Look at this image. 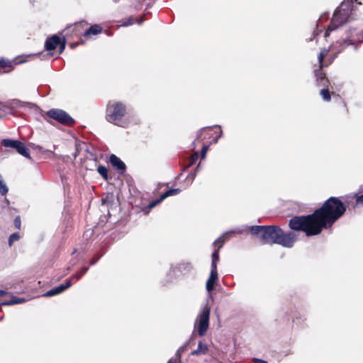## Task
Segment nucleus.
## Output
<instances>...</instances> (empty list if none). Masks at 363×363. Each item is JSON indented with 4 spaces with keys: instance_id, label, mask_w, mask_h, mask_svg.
<instances>
[{
    "instance_id": "obj_1",
    "label": "nucleus",
    "mask_w": 363,
    "mask_h": 363,
    "mask_svg": "<svg viewBox=\"0 0 363 363\" xmlns=\"http://www.w3.org/2000/svg\"><path fill=\"white\" fill-rule=\"evenodd\" d=\"M345 211L344 203L337 197H330L313 214L291 218L289 227L304 231L307 236L315 235L320 233L323 228H330Z\"/></svg>"
},
{
    "instance_id": "obj_2",
    "label": "nucleus",
    "mask_w": 363,
    "mask_h": 363,
    "mask_svg": "<svg viewBox=\"0 0 363 363\" xmlns=\"http://www.w3.org/2000/svg\"><path fill=\"white\" fill-rule=\"evenodd\" d=\"M253 235L257 236L264 244H276L281 233L277 225H252L248 227Z\"/></svg>"
},
{
    "instance_id": "obj_3",
    "label": "nucleus",
    "mask_w": 363,
    "mask_h": 363,
    "mask_svg": "<svg viewBox=\"0 0 363 363\" xmlns=\"http://www.w3.org/2000/svg\"><path fill=\"white\" fill-rule=\"evenodd\" d=\"M127 112L125 104L120 101L109 102L106 109V120L114 125L125 127L126 123L123 117Z\"/></svg>"
},
{
    "instance_id": "obj_4",
    "label": "nucleus",
    "mask_w": 363,
    "mask_h": 363,
    "mask_svg": "<svg viewBox=\"0 0 363 363\" xmlns=\"http://www.w3.org/2000/svg\"><path fill=\"white\" fill-rule=\"evenodd\" d=\"M351 13L352 10L347 4H342L340 8H337L333 14L328 30L325 33V37L327 38L329 35L328 31L333 30L350 21Z\"/></svg>"
},
{
    "instance_id": "obj_5",
    "label": "nucleus",
    "mask_w": 363,
    "mask_h": 363,
    "mask_svg": "<svg viewBox=\"0 0 363 363\" xmlns=\"http://www.w3.org/2000/svg\"><path fill=\"white\" fill-rule=\"evenodd\" d=\"M211 308L208 303L202 306L194 323V328H196L197 333L200 337H203L206 333L209 328Z\"/></svg>"
},
{
    "instance_id": "obj_6",
    "label": "nucleus",
    "mask_w": 363,
    "mask_h": 363,
    "mask_svg": "<svg viewBox=\"0 0 363 363\" xmlns=\"http://www.w3.org/2000/svg\"><path fill=\"white\" fill-rule=\"evenodd\" d=\"M2 146L14 149L18 154L26 158H30L29 149L25 144L18 140L3 139L1 140Z\"/></svg>"
},
{
    "instance_id": "obj_7",
    "label": "nucleus",
    "mask_w": 363,
    "mask_h": 363,
    "mask_svg": "<svg viewBox=\"0 0 363 363\" xmlns=\"http://www.w3.org/2000/svg\"><path fill=\"white\" fill-rule=\"evenodd\" d=\"M47 116L63 125H71L74 123V119L65 111L61 109H50L47 112Z\"/></svg>"
},
{
    "instance_id": "obj_8",
    "label": "nucleus",
    "mask_w": 363,
    "mask_h": 363,
    "mask_svg": "<svg viewBox=\"0 0 363 363\" xmlns=\"http://www.w3.org/2000/svg\"><path fill=\"white\" fill-rule=\"evenodd\" d=\"M279 238L277 239L276 244L280 245L284 247L291 248L294 246L296 239L297 235L294 232L284 233L281 229Z\"/></svg>"
},
{
    "instance_id": "obj_9",
    "label": "nucleus",
    "mask_w": 363,
    "mask_h": 363,
    "mask_svg": "<svg viewBox=\"0 0 363 363\" xmlns=\"http://www.w3.org/2000/svg\"><path fill=\"white\" fill-rule=\"evenodd\" d=\"M231 232L225 233L214 241L213 245H218V246L212 253L211 268L217 269V263L219 261V250L222 247L225 241L229 238V234Z\"/></svg>"
},
{
    "instance_id": "obj_10",
    "label": "nucleus",
    "mask_w": 363,
    "mask_h": 363,
    "mask_svg": "<svg viewBox=\"0 0 363 363\" xmlns=\"http://www.w3.org/2000/svg\"><path fill=\"white\" fill-rule=\"evenodd\" d=\"M59 45H60V52H62L65 48V39L63 38L62 40L60 37L54 35L46 40L45 43V48L48 51H52L54 50Z\"/></svg>"
},
{
    "instance_id": "obj_11",
    "label": "nucleus",
    "mask_w": 363,
    "mask_h": 363,
    "mask_svg": "<svg viewBox=\"0 0 363 363\" xmlns=\"http://www.w3.org/2000/svg\"><path fill=\"white\" fill-rule=\"evenodd\" d=\"M179 192H180L179 189L170 188L169 189H167L160 194V197L158 199H157L150 203V208L155 207L156 205L159 204L161 201H162L166 198L171 196L177 195L178 194H179Z\"/></svg>"
},
{
    "instance_id": "obj_12",
    "label": "nucleus",
    "mask_w": 363,
    "mask_h": 363,
    "mask_svg": "<svg viewBox=\"0 0 363 363\" xmlns=\"http://www.w3.org/2000/svg\"><path fill=\"white\" fill-rule=\"evenodd\" d=\"M72 285V283L71 281V279H68L66 281L65 284H60L56 287H54L51 289L50 290L48 291L45 294L44 296L45 297H50L53 296L57 294H60V293L63 292L65 289L69 288Z\"/></svg>"
},
{
    "instance_id": "obj_13",
    "label": "nucleus",
    "mask_w": 363,
    "mask_h": 363,
    "mask_svg": "<svg viewBox=\"0 0 363 363\" xmlns=\"http://www.w3.org/2000/svg\"><path fill=\"white\" fill-rule=\"evenodd\" d=\"M111 165L115 167L120 173H124L126 169L125 163L116 155L112 154L109 157Z\"/></svg>"
},
{
    "instance_id": "obj_14",
    "label": "nucleus",
    "mask_w": 363,
    "mask_h": 363,
    "mask_svg": "<svg viewBox=\"0 0 363 363\" xmlns=\"http://www.w3.org/2000/svg\"><path fill=\"white\" fill-rule=\"evenodd\" d=\"M218 281V271L217 269L211 268L210 276L206 281V290L211 292L213 290L214 286Z\"/></svg>"
},
{
    "instance_id": "obj_15",
    "label": "nucleus",
    "mask_w": 363,
    "mask_h": 363,
    "mask_svg": "<svg viewBox=\"0 0 363 363\" xmlns=\"http://www.w3.org/2000/svg\"><path fill=\"white\" fill-rule=\"evenodd\" d=\"M208 352V346L203 341H199L196 350L191 352L190 355L201 356L206 354Z\"/></svg>"
},
{
    "instance_id": "obj_16",
    "label": "nucleus",
    "mask_w": 363,
    "mask_h": 363,
    "mask_svg": "<svg viewBox=\"0 0 363 363\" xmlns=\"http://www.w3.org/2000/svg\"><path fill=\"white\" fill-rule=\"evenodd\" d=\"M211 127H205L201 128L197 133L196 139L197 140H203L206 138H211V135L210 134Z\"/></svg>"
},
{
    "instance_id": "obj_17",
    "label": "nucleus",
    "mask_w": 363,
    "mask_h": 363,
    "mask_svg": "<svg viewBox=\"0 0 363 363\" xmlns=\"http://www.w3.org/2000/svg\"><path fill=\"white\" fill-rule=\"evenodd\" d=\"M199 159V153L198 152H194L189 158L186 164L183 162V171L186 168H189L192 166Z\"/></svg>"
},
{
    "instance_id": "obj_18",
    "label": "nucleus",
    "mask_w": 363,
    "mask_h": 363,
    "mask_svg": "<svg viewBox=\"0 0 363 363\" xmlns=\"http://www.w3.org/2000/svg\"><path fill=\"white\" fill-rule=\"evenodd\" d=\"M101 28L99 25H93L84 32V36L90 35H97L101 32Z\"/></svg>"
},
{
    "instance_id": "obj_19",
    "label": "nucleus",
    "mask_w": 363,
    "mask_h": 363,
    "mask_svg": "<svg viewBox=\"0 0 363 363\" xmlns=\"http://www.w3.org/2000/svg\"><path fill=\"white\" fill-rule=\"evenodd\" d=\"M24 301H25V298H18V297L13 296L9 301H6L3 302L2 305L11 306V305H13V304L22 303Z\"/></svg>"
},
{
    "instance_id": "obj_20",
    "label": "nucleus",
    "mask_w": 363,
    "mask_h": 363,
    "mask_svg": "<svg viewBox=\"0 0 363 363\" xmlns=\"http://www.w3.org/2000/svg\"><path fill=\"white\" fill-rule=\"evenodd\" d=\"M24 301H25V298H18V297L13 296L9 301H6L3 302L2 305L11 306V305H13V304L22 303Z\"/></svg>"
},
{
    "instance_id": "obj_21",
    "label": "nucleus",
    "mask_w": 363,
    "mask_h": 363,
    "mask_svg": "<svg viewBox=\"0 0 363 363\" xmlns=\"http://www.w3.org/2000/svg\"><path fill=\"white\" fill-rule=\"evenodd\" d=\"M89 270V267H83L79 272H78L77 273L73 274L72 276V277L69 279H80L82 278V277L83 275H84L87 271Z\"/></svg>"
},
{
    "instance_id": "obj_22",
    "label": "nucleus",
    "mask_w": 363,
    "mask_h": 363,
    "mask_svg": "<svg viewBox=\"0 0 363 363\" xmlns=\"http://www.w3.org/2000/svg\"><path fill=\"white\" fill-rule=\"evenodd\" d=\"M97 171L99 174L105 179L108 180V169L105 166L100 165L98 167Z\"/></svg>"
},
{
    "instance_id": "obj_23",
    "label": "nucleus",
    "mask_w": 363,
    "mask_h": 363,
    "mask_svg": "<svg viewBox=\"0 0 363 363\" xmlns=\"http://www.w3.org/2000/svg\"><path fill=\"white\" fill-rule=\"evenodd\" d=\"M317 77V81L318 83L322 86H326L328 83V80L325 79V74L322 72H317L316 73Z\"/></svg>"
},
{
    "instance_id": "obj_24",
    "label": "nucleus",
    "mask_w": 363,
    "mask_h": 363,
    "mask_svg": "<svg viewBox=\"0 0 363 363\" xmlns=\"http://www.w3.org/2000/svg\"><path fill=\"white\" fill-rule=\"evenodd\" d=\"M8 191H9V189H8L6 184L3 181L1 176L0 175V194L2 196H4L8 193Z\"/></svg>"
},
{
    "instance_id": "obj_25",
    "label": "nucleus",
    "mask_w": 363,
    "mask_h": 363,
    "mask_svg": "<svg viewBox=\"0 0 363 363\" xmlns=\"http://www.w3.org/2000/svg\"><path fill=\"white\" fill-rule=\"evenodd\" d=\"M19 239H20V235L18 233H14L11 234L9 238V240H8L9 245L10 247H11L13 243L16 241H18Z\"/></svg>"
},
{
    "instance_id": "obj_26",
    "label": "nucleus",
    "mask_w": 363,
    "mask_h": 363,
    "mask_svg": "<svg viewBox=\"0 0 363 363\" xmlns=\"http://www.w3.org/2000/svg\"><path fill=\"white\" fill-rule=\"evenodd\" d=\"M320 94L324 101H329L330 100V93L327 89H321Z\"/></svg>"
},
{
    "instance_id": "obj_27",
    "label": "nucleus",
    "mask_w": 363,
    "mask_h": 363,
    "mask_svg": "<svg viewBox=\"0 0 363 363\" xmlns=\"http://www.w3.org/2000/svg\"><path fill=\"white\" fill-rule=\"evenodd\" d=\"M328 50L327 49H323L320 51V52L319 53L318 55V62L320 64V68L323 67V59L324 57L328 55Z\"/></svg>"
},
{
    "instance_id": "obj_28",
    "label": "nucleus",
    "mask_w": 363,
    "mask_h": 363,
    "mask_svg": "<svg viewBox=\"0 0 363 363\" xmlns=\"http://www.w3.org/2000/svg\"><path fill=\"white\" fill-rule=\"evenodd\" d=\"M196 175V170H194L191 172L187 177L185 179V182L187 184V185L191 184V182L194 181L195 177Z\"/></svg>"
},
{
    "instance_id": "obj_29",
    "label": "nucleus",
    "mask_w": 363,
    "mask_h": 363,
    "mask_svg": "<svg viewBox=\"0 0 363 363\" xmlns=\"http://www.w3.org/2000/svg\"><path fill=\"white\" fill-rule=\"evenodd\" d=\"M337 44H340V46H341V49L339 50L338 51H337L335 53V56L334 57H335L337 56V55L341 52L342 50H343L347 45H351L352 44V43L351 42V40H344L342 42H337Z\"/></svg>"
},
{
    "instance_id": "obj_30",
    "label": "nucleus",
    "mask_w": 363,
    "mask_h": 363,
    "mask_svg": "<svg viewBox=\"0 0 363 363\" xmlns=\"http://www.w3.org/2000/svg\"><path fill=\"white\" fill-rule=\"evenodd\" d=\"M215 133L216 134V136L213 139L212 142L214 143H216L218 140V138L222 136L223 132L220 128H218Z\"/></svg>"
},
{
    "instance_id": "obj_31",
    "label": "nucleus",
    "mask_w": 363,
    "mask_h": 363,
    "mask_svg": "<svg viewBox=\"0 0 363 363\" xmlns=\"http://www.w3.org/2000/svg\"><path fill=\"white\" fill-rule=\"evenodd\" d=\"M209 145H204L201 148V157L204 159L206 157V152L208 150Z\"/></svg>"
},
{
    "instance_id": "obj_32",
    "label": "nucleus",
    "mask_w": 363,
    "mask_h": 363,
    "mask_svg": "<svg viewBox=\"0 0 363 363\" xmlns=\"http://www.w3.org/2000/svg\"><path fill=\"white\" fill-rule=\"evenodd\" d=\"M134 23V19L133 17L128 18L125 22H123L121 26H131Z\"/></svg>"
},
{
    "instance_id": "obj_33",
    "label": "nucleus",
    "mask_w": 363,
    "mask_h": 363,
    "mask_svg": "<svg viewBox=\"0 0 363 363\" xmlns=\"http://www.w3.org/2000/svg\"><path fill=\"white\" fill-rule=\"evenodd\" d=\"M9 66H11L10 62L5 60L4 59L0 60V67L5 68Z\"/></svg>"
},
{
    "instance_id": "obj_34",
    "label": "nucleus",
    "mask_w": 363,
    "mask_h": 363,
    "mask_svg": "<svg viewBox=\"0 0 363 363\" xmlns=\"http://www.w3.org/2000/svg\"><path fill=\"white\" fill-rule=\"evenodd\" d=\"M21 224V223L20 217L19 216L16 217L14 219V225H15L16 228L18 229H20Z\"/></svg>"
},
{
    "instance_id": "obj_35",
    "label": "nucleus",
    "mask_w": 363,
    "mask_h": 363,
    "mask_svg": "<svg viewBox=\"0 0 363 363\" xmlns=\"http://www.w3.org/2000/svg\"><path fill=\"white\" fill-rule=\"evenodd\" d=\"M356 205L363 206V194L357 196V198H356Z\"/></svg>"
},
{
    "instance_id": "obj_36",
    "label": "nucleus",
    "mask_w": 363,
    "mask_h": 363,
    "mask_svg": "<svg viewBox=\"0 0 363 363\" xmlns=\"http://www.w3.org/2000/svg\"><path fill=\"white\" fill-rule=\"evenodd\" d=\"M253 361L257 363H268L267 361L258 358H254Z\"/></svg>"
},
{
    "instance_id": "obj_37",
    "label": "nucleus",
    "mask_w": 363,
    "mask_h": 363,
    "mask_svg": "<svg viewBox=\"0 0 363 363\" xmlns=\"http://www.w3.org/2000/svg\"><path fill=\"white\" fill-rule=\"evenodd\" d=\"M99 259V257L94 258L90 261V264L94 265L96 263V262Z\"/></svg>"
},
{
    "instance_id": "obj_38",
    "label": "nucleus",
    "mask_w": 363,
    "mask_h": 363,
    "mask_svg": "<svg viewBox=\"0 0 363 363\" xmlns=\"http://www.w3.org/2000/svg\"><path fill=\"white\" fill-rule=\"evenodd\" d=\"M168 363H181V361L179 359V360H173L172 359H171L169 360Z\"/></svg>"
},
{
    "instance_id": "obj_39",
    "label": "nucleus",
    "mask_w": 363,
    "mask_h": 363,
    "mask_svg": "<svg viewBox=\"0 0 363 363\" xmlns=\"http://www.w3.org/2000/svg\"><path fill=\"white\" fill-rule=\"evenodd\" d=\"M144 18H145V17H144V16H143V17H141L140 19H137V23H138V24L140 25V24L143 23V21H144Z\"/></svg>"
},
{
    "instance_id": "obj_40",
    "label": "nucleus",
    "mask_w": 363,
    "mask_h": 363,
    "mask_svg": "<svg viewBox=\"0 0 363 363\" xmlns=\"http://www.w3.org/2000/svg\"><path fill=\"white\" fill-rule=\"evenodd\" d=\"M7 293L6 291H4V290H0V296H3L4 295H6Z\"/></svg>"
},
{
    "instance_id": "obj_41",
    "label": "nucleus",
    "mask_w": 363,
    "mask_h": 363,
    "mask_svg": "<svg viewBox=\"0 0 363 363\" xmlns=\"http://www.w3.org/2000/svg\"><path fill=\"white\" fill-rule=\"evenodd\" d=\"M182 351V347H179L178 350H177V356H179L180 355V352Z\"/></svg>"
},
{
    "instance_id": "obj_42",
    "label": "nucleus",
    "mask_w": 363,
    "mask_h": 363,
    "mask_svg": "<svg viewBox=\"0 0 363 363\" xmlns=\"http://www.w3.org/2000/svg\"><path fill=\"white\" fill-rule=\"evenodd\" d=\"M233 233H235V231H233ZM236 232L239 234H241L242 233V230H236Z\"/></svg>"
},
{
    "instance_id": "obj_43",
    "label": "nucleus",
    "mask_w": 363,
    "mask_h": 363,
    "mask_svg": "<svg viewBox=\"0 0 363 363\" xmlns=\"http://www.w3.org/2000/svg\"><path fill=\"white\" fill-rule=\"evenodd\" d=\"M323 17H324L323 16H321L320 17V18H319V21H322V19L323 18Z\"/></svg>"
}]
</instances>
